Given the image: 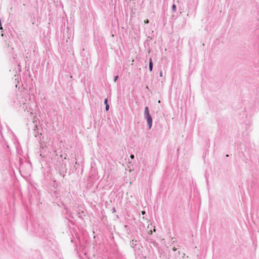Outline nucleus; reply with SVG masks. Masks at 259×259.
Returning <instances> with one entry per match:
<instances>
[{
	"instance_id": "nucleus-3",
	"label": "nucleus",
	"mask_w": 259,
	"mask_h": 259,
	"mask_svg": "<svg viewBox=\"0 0 259 259\" xmlns=\"http://www.w3.org/2000/svg\"><path fill=\"white\" fill-rule=\"evenodd\" d=\"M152 67L153 64L152 62L151 59H150V62H149V70L151 71L152 70Z\"/></svg>"
},
{
	"instance_id": "nucleus-10",
	"label": "nucleus",
	"mask_w": 259,
	"mask_h": 259,
	"mask_svg": "<svg viewBox=\"0 0 259 259\" xmlns=\"http://www.w3.org/2000/svg\"><path fill=\"white\" fill-rule=\"evenodd\" d=\"M141 213H142V214L143 215H144V214H145V211H142Z\"/></svg>"
},
{
	"instance_id": "nucleus-5",
	"label": "nucleus",
	"mask_w": 259,
	"mask_h": 259,
	"mask_svg": "<svg viewBox=\"0 0 259 259\" xmlns=\"http://www.w3.org/2000/svg\"><path fill=\"white\" fill-rule=\"evenodd\" d=\"M109 105H106V107H105V109L106 111H108L109 110Z\"/></svg>"
},
{
	"instance_id": "nucleus-1",
	"label": "nucleus",
	"mask_w": 259,
	"mask_h": 259,
	"mask_svg": "<svg viewBox=\"0 0 259 259\" xmlns=\"http://www.w3.org/2000/svg\"><path fill=\"white\" fill-rule=\"evenodd\" d=\"M147 122L149 125V128H151L152 124V119L150 115L146 116Z\"/></svg>"
},
{
	"instance_id": "nucleus-6",
	"label": "nucleus",
	"mask_w": 259,
	"mask_h": 259,
	"mask_svg": "<svg viewBox=\"0 0 259 259\" xmlns=\"http://www.w3.org/2000/svg\"><path fill=\"white\" fill-rule=\"evenodd\" d=\"M107 102H108V101H107V99H105L104 100V103H105V104L106 105H108V104H107Z\"/></svg>"
},
{
	"instance_id": "nucleus-13",
	"label": "nucleus",
	"mask_w": 259,
	"mask_h": 259,
	"mask_svg": "<svg viewBox=\"0 0 259 259\" xmlns=\"http://www.w3.org/2000/svg\"><path fill=\"white\" fill-rule=\"evenodd\" d=\"M153 232H155V228H154V229H153Z\"/></svg>"
},
{
	"instance_id": "nucleus-7",
	"label": "nucleus",
	"mask_w": 259,
	"mask_h": 259,
	"mask_svg": "<svg viewBox=\"0 0 259 259\" xmlns=\"http://www.w3.org/2000/svg\"><path fill=\"white\" fill-rule=\"evenodd\" d=\"M144 23H149V20L148 19H146L144 21Z\"/></svg>"
},
{
	"instance_id": "nucleus-12",
	"label": "nucleus",
	"mask_w": 259,
	"mask_h": 259,
	"mask_svg": "<svg viewBox=\"0 0 259 259\" xmlns=\"http://www.w3.org/2000/svg\"><path fill=\"white\" fill-rule=\"evenodd\" d=\"M172 249L174 251H176L177 250V249L175 247H174Z\"/></svg>"
},
{
	"instance_id": "nucleus-8",
	"label": "nucleus",
	"mask_w": 259,
	"mask_h": 259,
	"mask_svg": "<svg viewBox=\"0 0 259 259\" xmlns=\"http://www.w3.org/2000/svg\"><path fill=\"white\" fill-rule=\"evenodd\" d=\"M148 234H150V235L152 234V231H151V230L149 231H148Z\"/></svg>"
},
{
	"instance_id": "nucleus-2",
	"label": "nucleus",
	"mask_w": 259,
	"mask_h": 259,
	"mask_svg": "<svg viewBox=\"0 0 259 259\" xmlns=\"http://www.w3.org/2000/svg\"><path fill=\"white\" fill-rule=\"evenodd\" d=\"M144 113H145V115L146 117L147 116L150 115L149 113V110H148V107H146L145 108Z\"/></svg>"
},
{
	"instance_id": "nucleus-9",
	"label": "nucleus",
	"mask_w": 259,
	"mask_h": 259,
	"mask_svg": "<svg viewBox=\"0 0 259 259\" xmlns=\"http://www.w3.org/2000/svg\"><path fill=\"white\" fill-rule=\"evenodd\" d=\"M118 78V76H116L115 77V78H114V81H116V80Z\"/></svg>"
},
{
	"instance_id": "nucleus-4",
	"label": "nucleus",
	"mask_w": 259,
	"mask_h": 259,
	"mask_svg": "<svg viewBox=\"0 0 259 259\" xmlns=\"http://www.w3.org/2000/svg\"><path fill=\"white\" fill-rule=\"evenodd\" d=\"M172 9L173 11H174V12L176 11V5L175 4H174L172 5Z\"/></svg>"
},
{
	"instance_id": "nucleus-11",
	"label": "nucleus",
	"mask_w": 259,
	"mask_h": 259,
	"mask_svg": "<svg viewBox=\"0 0 259 259\" xmlns=\"http://www.w3.org/2000/svg\"><path fill=\"white\" fill-rule=\"evenodd\" d=\"M131 158L133 159L134 158V155H131Z\"/></svg>"
}]
</instances>
